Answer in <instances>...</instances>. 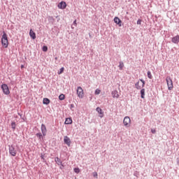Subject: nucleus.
I'll list each match as a JSON object with an SVG mask.
<instances>
[{
  "mask_svg": "<svg viewBox=\"0 0 179 179\" xmlns=\"http://www.w3.org/2000/svg\"><path fill=\"white\" fill-rule=\"evenodd\" d=\"M64 71H65V68L62 67L59 71L57 72L58 75H61L62 73H64Z\"/></svg>",
  "mask_w": 179,
  "mask_h": 179,
  "instance_id": "29",
  "label": "nucleus"
},
{
  "mask_svg": "<svg viewBox=\"0 0 179 179\" xmlns=\"http://www.w3.org/2000/svg\"><path fill=\"white\" fill-rule=\"evenodd\" d=\"M55 59H56V60H57V59H58V57H55Z\"/></svg>",
  "mask_w": 179,
  "mask_h": 179,
  "instance_id": "43",
  "label": "nucleus"
},
{
  "mask_svg": "<svg viewBox=\"0 0 179 179\" xmlns=\"http://www.w3.org/2000/svg\"><path fill=\"white\" fill-rule=\"evenodd\" d=\"M59 169H60V170H62V169H64V166H59Z\"/></svg>",
  "mask_w": 179,
  "mask_h": 179,
  "instance_id": "40",
  "label": "nucleus"
},
{
  "mask_svg": "<svg viewBox=\"0 0 179 179\" xmlns=\"http://www.w3.org/2000/svg\"><path fill=\"white\" fill-rule=\"evenodd\" d=\"M147 76L148 79H152L153 76H152V73L150 72V71H148L147 72Z\"/></svg>",
  "mask_w": 179,
  "mask_h": 179,
  "instance_id": "25",
  "label": "nucleus"
},
{
  "mask_svg": "<svg viewBox=\"0 0 179 179\" xmlns=\"http://www.w3.org/2000/svg\"><path fill=\"white\" fill-rule=\"evenodd\" d=\"M171 42L173 44H178L179 43V35H176V36H173L171 38Z\"/></svg>",
  "mask_w": 179,
  "mask_h": 179,
  "instance_id": "13",
  "label": "nucleus"
},
{
  "mask_svg": "<svg viewBox=\"0 0 179 179\" xmlns=\"http://www.w3.org/2000/svg\"><path fill=\"white\" fill-rule=\"evenodd\" d=\"M135 87L137 89V90H141V89H142L141 85H139V81L135 83Z\"/></svg>",
  "mask_w": 179,
  "mask_h": 179,
  "instance_id": "23",
  "label": "nucleus"
},
{
  "mask_svg": "<svg viewBox=\"0 0 179 179\" xmlns=\"http://www.w3.org/2000/svg\"><path fill=\"white\" fill-rule=\"evenodd\" d=\"M141 97L145 99V88H142L140 91Z\"/></svg>",
  "mask_w": 179,
  "mask_h": 179,
  "instance_id": "20",
  "label": "nucleus"
},
{
  "mask_svg": "<svg viewBox=\"0 0 179 179\" xmlns=\"http://www.w3.org/2000/svg\"><path fill=\"white\" fill-rule=\"evenodd\" d=\"M29 36H30L31 38H32V40H36V38L37 37L36 36V32H34L33 31V29H30V31H29Z\"/></svg>",
  "mask_w": 179,
  "mask_h": 179,
  "instance_id": "15",
  "label": "nucleus"
},
{
  "mask_svg": "<svg viewBox=\"0 0 179 179\" xmlns=\"http://www.w3.org/2000/svg\"><path fill=\"white\" fill-rule=\"evenodd\" d=\"M57 7L59 8V9H66V2L61 1L57 5Z\"/></svg>",
  "mask_w": 179,
  "mask_h": 179,
  "instance_id": "11",
  "label": "nucleus"
},
{
  "mask_svg": "<svg viewBox=\"0 0 179 179\" xmlns=\"http://www.w3.org/2000/svg\"><path fill=\"white\" fill-rule=\"evenodd\" d=\"M166 81L168 86V90H171L173 87V80H171V78L170 76H167L166 78Z\"/></svg>",
  "mask_w": 179,
  "mask_h": 179,
  "instance_id": "3",
  "label": "nucleus"
},
{
  "mask_svg": "<svg viewBox=\"0 0 179 179\" xmlns=\"http://www.w3.org/2000/svg\"><path fill=\"white\" fill-rule=\"evenodd\" d=\"M76 92L79 99H83V96H85V93L83 92V88H82V87H78Z\"/></svg>",
  "mask_w": 179,
  "mask_h": 179,
  "instance_id": "4",
  "label": "nucleus"
},
{
  "mask_svg": "<svg viewBox=\"0 0 179 179\" xmlns=\"http://www.w3.org/2000/svg\"><path fill=\"white\" fill-rule=\"evenodd\" d=\"M151 132H152V134H156V130H155V129H151Z\"/></svg>",
  "mask_w": 179,
  "mask_h": 179,
  "instance_id": "37",
  "label": "nucleus"
},
{
  "mask_svg": "<svg viewBox=\"0 0 179 179\" xmlns=\"http://www.w3.org/2000/svg\"><path fill=\"white\" fill-rule=\"evenodd\" d=\"M36 138H38V139H39V141H41L44 139V136L43 135V134L41 132L39 133H36Z\"/></svg>",
  "mask_w": 179,
  "mask_h": 179,
  "instance_id": "18",
  "label": "nucleus"
},
{
  "mask_svg": "<svg viewBox=\"0 0 179 179\" xmlns=\"http://www.w3.org/2000/svg\"><path fill=\"white\" fill-rule=\"evenodd\" d=\"M96 112L98 113H99V115H99L100 118H103V117H104V112L103 111L102 109H101L100 107H97V108H96Z\"/></svg>",
  "mask_w": 179,
  "mask_h": 179,
  "instance_id": "12",
  "label": "nucleus"
},
{
  "mask_svg": "<svg viewBox=\"0 0 179 179\" xmlns=\"http://www.w3.org/2000/svg\"><path fill=\"white\" fill-rule=\"evenodd\" d=\"M134 176L135 177H138V176H139V172L135 171V172L134 173Z\"/></svg>",
  "mask_w": 179,
  "mask_h": 179,
  "instance_id": "32",
  "label": "nucleus"
},
{
  "mask_svg": "<svg viewBox=\"0 0 179 179\" xmlns=\"http://www.w3.org/2000/svg\"><path fill=\"white\" fill-rule=\"evenodd\" d=\"M0 159H1V149H0Z\"/></svg>",
  "mask_w": 179,
  "mask_h": 179,
  "instance_id": "44",
  "label": "nucleus"
},
{
  "mask_svg": "<svg viewBox=\"0 0 179 179\" xmlns=\"http://www.w3.org/2000/svg\"><path fill=\"white\" fill-rule=\"evenodd\" d=\"M45 155V154H43V153H41V160H42V162H43V163H47V160L45 159V158H44V156Z\"/></svg>",
  "mask_w": 179,
  "mask_h": 179,
  "instance_id": "22",
  "label": "nucleus"
},
{
  "mask_svg": "<svg viewBox=\"0 0 179 179\" xmlns=\"http://www.w3.org/2000/svg\"><path fill=\"white\" fill-rule=\"evenodd\" d=\"M177 164H179V157L176 159Z\"/></svg>",
  "mask_w": 179,
  "mask_h": 179,
  "instance_id": "39",
  "label": "nucleus"
},
{
  "mask_svg": "<svg viewBox=\"0 0 179 179\" xmlns=\"http://www.w3.org/2000/svg\"><path fill=\"white\" fill-rule=\"evenodd\" d=\"M73 171H74V173H76V174H79V173H80V169L78 167L74 168V169H73Z\"/></svg>",
  "mask_w": 179,
  "mask_h": 179,
  "instance_id": "28",
  "label": "nucleus"
},
{
  "mask_svg": "<svg viewBox=\"0 0 179 179\" xmlns=\"http://www.w3.org/2000/svg\"><path fill=\"white\" fill-rule=\"evenodd\" d=\"M56 19H57V22H59L61 20V18H59V15L55 16Z\"/></svg>",
  "mask_w": 179,
  "mask_h": 179,
  "instance_id": "34",
  "label": "nucleus"
},
{
  "mask_svg": "<svg viewBox=\"0 0 179 179\" xmlns=\"http://www.w3.org/2000/svg\"><path fill=\"white\" fill-rule=\"evenodd\" d=\"M1 43L3 48H8V45H9V41L8 40V34H6V32H5V31H3Z\"/></svg>",
  "mask_w": 179,
  "mask_h": 179,
  "instance_id": "1",
  "label": "nucleus"
},
{
  "mask_svg": "<svg viewBox=\"0 0 179 179\" xmlns=\"http://www.w3.org/2000/svg\"><path fill=\"white\" fill-rule=\"evenodd\" d=\"M73 24H74L75 26H76V20H75L74 21H73Z\"/></svg>",
  "mask_w": 179,
  "mask_h": 179,
  "instance_id": "38",
  "label": "nucleus"
},
{
  "mask_svg": "<svg viewBox=\"0 0 179 179\" xmlns=\"http://www.w3.org/2000/svg\"><path fill=\"white\" fill-rule=\"evenodd\" d=\"M113 99H118L120 97V94H118V91L117 90H113L111 93Z\"/></svg>",
  "mask_w": 179,
  "mask_h": 179,
  "instance_id": "16",
  "label": "nucleus"
},
{
  "mask_svg": "<svg viewBox=\"0 0 179 179\" xmlns=\"http://www.w3.org/2000/svg\"><path fill=\"white\" fill-rule=\"evenodd\" d=\"M48 20L49 23H51L52 24H54V23L55 22V19H54V17L52 16H48Z\"/></svg>",
  "mask_w": 179,
  "mask_h": 179,
  "instance_id": "19",
  "label": "nucleus"
},
{
  "mask_svg": "<svg viewBox=\"0 0 179 179\" xmlns=\"http://www.w3.org/2000/svg\"><path fill=\"white\" fill-rule=\"evenodd\" d=\"M113 22H115V23H116L119 26V27H121L122 26V21L118 17H115L113 19Z\"/></svg>",
  "mask_w": 179,
  "mask_h": 179,
  "instance_id": "6",
  "label": "nucleus"
},
{
  "mask_svg": "<svg viewBox=\"0 0 179 179\" xmlns=\"http://www.w3.org/2000/svg\"><path fill=\"white\" fill-rule=\"evenodd\" d=\"M137 24H142V20L138 19V20H137Z\"/></svg>",
  "mask_w": 179,
  "mask_h": 179,
  "instance_id": "33",
  "label": "nucleus"
},
{
  "mask_svg": "<svg viewBox=\"0 0 179 179\" xmlns=\"http://www.w3.org/2000/svg\"><path fill=\"white\" fill-rule=\"evenodd\" d=\"M93 177L97 178V172L94 173Z\"/></svg>",
  "mask_w": 179,
  "mask_h": 179,
  "instance_id": "35",
  "label": "nucleus"
},
{
  "mask_svg": "<svg viewBox=\"0 0 179 179\" xmlns=\"http://www.w3.org/2000/svg\"><path fill=\"white\" fill-rule=\"evenodd\" d=\"M64 142L65 145H67V146H71V143H72V141H71V138L67 136H65L64 137Z\"/></svg>",
  "mask_w": 179,
  "mask_h": 179,
  "instance_id": "7",
  "label": "nucleus"
},
{
  "mask_svg": "<svg viewBox=\"0 0 179 179\" xmlns=\"http://www.w3.org/2000/svg\"><path fill=\"white\" fill-rule=\"evenodd\" d=\"M123 124L124 127H127V128H128V127H129V124H131V118H129V117L128 116L124 117L123 120Z\"/></svg>",
  "mask_w": 179,
  "mask_h": 179,
  "instance_id": "5",
  "label": "nucleus"
},
{
  "mask_svg": "<svg viewBox=\"0 0 179 179\" xmlns=\"http://www.w3.org/2000/svg\"><path fill=\"white\" fill-rule=\"evenodd\" d=\"M11 128H12V129H13V131H15V129H16V122H11Z\"/></svg>",
  "mask_w": 179,
  "mask_h": 179,
  "instance_id": "27",
  "label": "nucleus"
},
{
  "mask_svg": "<svg viewBox=\"0 0 179 179\" xmlns=\"http://www.w3.org/2000/svg\"><path fill=\"white\" fill-rule=\"evenodd\" d=\"M101 90H99V89H96V90H95V94H99V93H101Z\"/></svg>",
  "mask_w": 179,
  "mask_h": 179,
  "instance_id": "31",
  "label": "nucleus"
},
{
  "mask_svg": "<svg viewBox=\"0 0 179 179\" xmlns=\"http://www.w3.org/2000/svg\"><path fill=\"white\" fill-rule=\"evenodd\" d=\"M59 100H60L61 101H62V100H65V94H61L59 96Z\"/></svg>",
  "mask_w": 179,
  "mask_h": 179,
  "instance_id": "26",
  "label": "nucleus"
},
{
  "mask_svg": "<svg viewBox=\"0 0 179 179\" xmlns=\"http://www.w3.org/2000/svg\"><path fill=\"white\" fill-rule=\"evenodd\" d=\"M17 115H20V117H22V114H20V113H18Z\"/></svg>",
  "mask_w": 179,
  "mask_h": 179,
  "instance_id": "41",
  "label": "nucleus"
},
{
  "mask_svg": "<svg viewBox=\"0 0 179 179\" xmlns=\"http://www.w3.org/2000/svg\"><path fill=\"white\" fill-rule=\"evenodd\" d=\"M9 153L11 156H16V150H15V147L13 145L9 146Z\"/></svg>",
  "mask_w": 179,
  "mask_h": 179,
  "instance_id": "8",
  "label": "nucleus"
},
{
  "mask_svg": "<svg viewBox=\"0 0 179 179\" xmlns=\"http://www.w3.org/2000/svg\"><path fill=\"white\" fill-rule=\"evenodd\" d=\"M119 69L120 71H122V69H124V62L120 61L119 62Z\"/></svg>",
  "mask_w": 179,
  "mask_h": 179,
  "instance_id": "21",
  "label": "nucleus"
},
{
  "mask_svg": "<svg viewBox=\"0 0 179 179\" xmlns=\"http://www.w3.org/2000/svg\"><path fill=\"white\" fill-rule=\"evenodd\" d=\"M55 163H57V166H62V167H65V166L64 165V164L62 163V161L61 160V159H59V157H55Z\"/></svg>",
  "mask_w": 179,
  "mask_h": 179,
  "instance_id": "10",
  "label": "nucleus"
},
{
  "mask_svg": "<svg viewBox=\"0 0 179 179\" xmlns=\"http://www.w3.org/2000/svg\"><path fill=\"white\" fill-rule=\"evenodd\" d=\"M139 81L142 83V87H145V83L143 79H139Z\"/></svg>",
  "mask_w": 179,
  "mask_h": 179,
  "instance_id": "30",
  "label": "nucleus"
},
{
  "mask_svg": "<svg viewBox=\"0 0 179 179\" xmlns=\"http://www.w3.org/2000/svg\"><path fill=\"white\" fill-rule=\"evenodd\" d=\"M21 68H24V65H21Z\"/></svg>",
  "mask_w": 179,
  "mask_h": 179,
  "instance_id": "42",
  "label": "nucleus"
},
{
  "mask_svg": "<svg viewBox=\"0 0 179 179\" xmlns=\"http://www.w3.org/2000/svg\"><path fill=\"white\" fill-rule=\"evenodd\" d=\"M41 132L43 136H45L47 135V127H45V124H42L41 127Z\"/></svg>",
  "mask_w": 179,
  "mask_h": 179,
  "instance_id": "9",
  "label": "nucleus"
},
{
  "mask_svg": "<svg viewBox=\"0 0 179 179\" xmlns=\"http://www.w3.org/2000/svg\"><path fill=\"white\" fill-rule=\"evenodd\" d=\"M73 122V121L72 120V117H67L65 120L64 124L65 125H71Z\"/></svg>",
  "mask_w": 179,
  "mask_h": 179,
  "instance_id": "14",
  "label": "nucleus"
},
{
  "mask_svg": "<svg viewBox=\"0 0 179 179\" xmlns=\"http://www.w3.org/2000/svg\"><path fill=\"white\" fill-rule=\"evenodd\" d=\"M1 89L2 90L3 94H6V96L10 94V91H9V87L7 84H2L1 85Z\"/></svg>",
  "mask_w": 179,
  "mask_h": 179,
  "instance_id": "2",
  "label": "nucleus"
},
{
  "mask_svg": "<svg viewBox=\"0 0 179 179\" xmlns=\"http://www.w3.org/2000/svg\"><path fill=\"white\" fill-rule=\"evenodd\" d=\"M42 51H43V52H47L48 51V46L43 45L42 47Z\"/></svg>",
  "mask_w": 179,
  "mask_h": 179,
  "instance_id": "24",
  "label": "nucleus"
},
{
  "mask_svg": "<svg viewBox=\"0 0 179 179\" xmlns=\"http://www.w3.org/2000/svg\"><path fill=\"white\" fill-rule=\"evenodd\" d=\"M73 107H75V105H73V104H71L70 105L71 110H72V108H73Z\"/></svg>",
  "mask_w": 179,
  "mask_h": 179,
  "instance_id": "36",
  "label": "nucleus"
},
{
  "mask_svg": "<svg viewBox=\"0 0 179 179\" xmlns=\"http://www.w3.org/2000/svg\"><path fill=\"white\" fill-rule=\"evenodd\" d=\"M51 103V101L48 98H43V104H45V106H48Z\"/></svg>",
  "mask_w": 179,
  "mask_h": 179,
  "instance_id": "17",
  "label": "nucleus"
}]
</instances>
